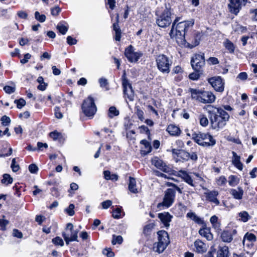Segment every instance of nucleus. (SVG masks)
I'll return each instance as SVG.
<instances>
[{"label": "nucleus", "instance_id": "4468645a", "mask_svg": "<svg viewBox=\"0 0 257 257\" xmlns=\"http://www.w3.org/2000/svg\"><path fill=\"white\" fill-rule=\"evenodd\" d=\"M207 133L199 132L198 133H194L192 135V139L199 145L201 146H206L208 144L204 142Z\"/></svg>", "mask_w": 257, "mask_h": 257}, {"label": "nucleus", "instance_id": "aec40b11", "mask_svg": "<svg viewBox=\"0 0 257 257\" xmlns=\"http://www.w3.org/2000/svg\"><path fill=\"white\" fill-rule=\"evenodd\" d=\"M194 247L195 251L198 253H203L207 250L206 245L201 240L197 239L194 243Z\"/></svg>", "mask_w": 257, "mask_h": 257}, {"label": "nucleus", "instance_id": "0e129e2a", "mask_svg": "<svg viewBox=\"0 0 257 257\" xmlns=\"http://www.w3.org/2000/svg\"><path fill=\"white\" fill-rule=\"evenodd\" d=\"M55 114L57 118H62L63 115L60 111V108L58 107H55Z\"/></svg>", "mask_w": 257, "mask_h": 257}, {"label": "nucleus", "instance_id": "c9c22d12", "mask_svg": "<svg viewBox=\"0 0 257 257\" xmlns=\"http://www.w3.org/2000/svg\"><path fill=\"white\" fill-rule=\"evenodd\" d=\"M119 114V111L114 106H111L108 109V115L110 118H112Z\"/></svg>", "mask_w": 257, "mask_h": 257}, {"label": "nucleus", "instance_id": "2f4dec72", "mask_svg": "<svg viewBox=\"0 0 257 257\" xmlns=\"http://www.w3.org/2000/svg\"><path fill=\"white\" fill-rule=\"evenodd\" d=\"M239 220L243 222H247L250 218V216L247 212L243 211L238 213Z\"/></svg>", "mask_w": 257, "mask_h": 257}, {"label": "nucleus", "instance_id": "a18cd8bd", "mask_svg": "<svg viewBox=\"0 0 257 257\" xmlns=\"http://www.w3.org/2000/svg\"><path fill=\"white\" fill-rule=\"evenodd\" d=\"M14 102L17 104V106L19 109L22 108L26 105V101L23 98H20L18 100H15Z\"/></svg>", "mask_w": 257, "mask_h": 257}, {"label": "nucleus", "instance_id": "79ce46f5", "mask_svg": "<svg viewBox=\"0 0 257 257\" xmlns=\"http://www.w3.org/2000/svg\"><path fill=\"white\" fill-rule=\"evenodd\" d=\"M35 19L41 23L44 22L46 20V16L44 15H40L38 12L35 13Z\"/></svg>", "mask_w": 257, "mask_h": 257}, {"label": "nucleus", "instance_id": "5fc2aeb1", "mask_svg": "<svg viewBox=\"0 0 257 257\" xmlns=\"http://www.w3.org/2000/svg\"><path fill=\"white\" fill-rule=\"evenodd\" d=\"M102 253L103 254L106 255L107 257H113L114 255V253L110 248H105L103 249Z\"/></svg>", "mask_w": 257, "mask_h": 257}, {"label": "nucleus", "instance_id": "4c0bfd02", "mask_svg": "<svg viewBox=\"0 0 257 257\" xmlns=\"http://www.w3.org/2000/svg\"><path fill=\"white\" fill-rule=\"evenodd\" d=\"M13 182V178L10 176V175L5 174L3 175V179L2 180V183L5 184H11Z\"/></svg>", "mask_w": 257, "mask_h": 257}, {"label": "nucleus", "instance_id": "e433bc0d", "mask_svg": "<svg viewBox=\"0 0 257 257\" xmlns=\"http://www.w3.org/2000/svg\"><path fill=\"white\" fill-rule=\"evenodd\" d=\"M178 157L182 159L184 161H187L190 158V153L184 150L179 151Z\"/></svg>", "mask_w": 257, "mask_h": 257}, {"label": "nucleus", "instance_id": "69168bd1", "mask_svg": "<svg viewBox=\"0 0 257 257\" xmlns=\"http://www.w3.org/2000/svg\"><path fill=\"white\" fill-rule=\"evenodd\" d=\"M67 42L69 45H72L75 44L77 42L76 39L73 38L71 36H68L67 38Z\"/></svg>", "mask_w": 257, "mask_h": 257}, {"label": "nucleus", "instance_id": "6e6d98bb", "mask_svg": "<svg viewBox=\"0 0 257 257\" xmlns=\"http://www.w3.org/2000/svg\"><path fill=\"white\" fill-rule=\"evenodd\" d=\"M29 170L31 173L35 174L37 172L38 168L35 164H31L29 166Z\"/></svg>", "mask_w": 257, "mask_h": 257}, {"label": "nucleus", "instance_id": "72a5a7b5", "mask_svg": "<svg viewBox=\"0 0 257 257\" xmlns=\"http://www.w3.org/2000/svg\"><path fill=\"white\" fill-rule=\"evenodd\" d=\"M57 29L62 35H65L68 30V27L63 24L62 22L59 23L56 26Z\"/></svg>", "mask_w": 257, "mask_h": 257}, {"label": "nucleus", "instance_id": "a211bd4d", "mask_svg": "<svg viewBox=\"0 0 257 257\" xmlns=\"http://www.w3.org/2000/svg\"><path fill=\"white\" fill-rule=\"evenodd\" d=\"M77 233L78 231L74 230L70 231V235L63 232L62 235L66 244H68L70 241H77Z\"/></svg>", "mask_w": 257, "mask_h": 257}, {"label": "nucleus", "instance_id": "a19ab883", "mask_svg": "<svg viewBox=\"0 0 257 257\" xmlns=\"http://www.w3.org/2000/svg\"><path fill=\"white\" fill-rule=\"evenodd\" d=\"M2 124L3 126H6L9 125L11 123V119L7 115H3L1 119Z\"/></svg>", "mask_w": 257, "mask_h": 257}, {"label": "nucleus", "instance_id": "de8ad7c7", "mask_svg": "<svg viewBox=\"0 0 257 257\" xmlns=\"http://www.w3.org/2000/svg\"><path fill=\"white\" fill-rule=\"evenodd\" d=\"M74 205L73 204H70L68 207L65 209V211L70 215L72 216L74 214Z\"/></svg>", "mask_w": 257, "mask_h": 257}, {"label": "nucleus", "instance_id": "ea45409f", "mask_svg": "<svg viewBox=\"0 0 257 257\" xmlns=\"http://www.w3.org/2000/svg\"><path fill=\"white\" fill-rule=\"evenodd\" d=\"M245 240L250 242H254L256 240V236L252 233H246L244 236V241Z\"/></svg>", "mask_w": 257, "mask_h": 257}, {"label": "nucleus", "instance_id": "6ab92c4d", "mask_svg": "<svg viewBox=\"0 0 257 257\" xmlns=\"http://www.w3.org/2000/svg\"><path fill=\"white\" fill-rule=\"evenodd\" d=\"M194 24V22L192 21H183L178 23L175 28L179 30L180 31L184 32L190 26H192Z\"/></svg>", "mask_w": 257, "mask_h": 257}, {"label": "nucleus", "instance_id": "13d9d810", "mask_svg": "<svg viewBox=\"0 0 257 257\" xmlns=\"http://www.w3.org/2000/svg\"><path fill=\"white\" fill-rule=\"evenodd\" d=\"M136 114L138 116V117L139 119H140L141 121H143L144 119V112L142 110L137 108Z\"/></svg>", "mask_w": 257, "mask_h": 257}, {"label": "nucleus", "instance_id": "603ef678", "mask_svg": "<svg viewBox=\"0 0 257 257\" xmlns=\"http://www.w3.org/2000/svg\"><path fill=\"white\" fill-rule=\"evenodd\" d=\"M99 82L100 83V85L101 87H105L106 90H108L107 86V81L106 79L103 78H101L99 80Z\"/></svg>", "mask_w": 257, "mask_h": 257}, {"label": "nucleus", "instance_id": "0eeeda50", "mask_svg": "<svg viewBox=\"0 0 257 257\" xmlns=\"http://www.w3.org/2000/svg\"><path fill=\"white\" fill-rule=\"evenodd\" d=\"M175 190L172 188L167 189L165 191L164 196L162 202L158 204V207L161 206L168 208L171 206L175 201Z\"/></svg>", "mask_w": 257, "mask_h": 257}, {"label": "nucleus", "instance_id": "bf43d9fd", "mask_svg": "<svg viewBox=\"0 0 257 257\" xmlns=\"http://www.w3.org/2000/svg\"><path fill=\"white\" fill-rule=\"evenodd\" d=\"M193 174L194 176H195L196 177V178H194V181H195V182L200 183L201 182H203L204 181V180H203V178H202L200 176L199 174L197 173H193Z\"/></svg>", "mask_w": 257, "mask_h": 257}, {"label": "nucleus", "instance_id": "ddd939ff", "mask_svg": "<svg viewBox=\"0 0 257 257\" xmlns=\"http://www.w3.org/2000/svg\"><path fill=\"white\" fill-rule=\"evenodd\" d=\"M122 86L125 97H126L130 101H133L135 96L134 92L131 84L126 78H124L122 80Z\"/></svg>", "mask_w": 257, "mask_h": 257}, {"label": "nucleus", "instance_id": "a878e982", "mask_svg": "<svg viewBox=\"0 0 257 257\" xmlns=\"http://www.w3.org/2000/svg\"><path fill=\"white\" fill-rule=\"evenodd\" d=\"M167 131L171 136H179L180 134L181 131L180 128L174 124H170L167 128Z\"/></svg>", "mask_w": 257, "mask_h": 257}, {"label": "nucleus", "instance_id": "9d476101", "mask_svg": "<svg viewBox=\"0 0 257 257\" xmlns=\"http://www.w3.org/2000/svg\"><path fill=\"white\" fill-rule=\"evenodd\" d=\"M124 54L127 60L131 62H136L143 55L140 52H135L134 48L132 45H130L125 49Z\"/></svg>", "mask_w": 257, "mask_h": 257}, {"label": "nucleus", "instance_id": "f8f14e48", "mask_svg": "<svg viewBox=\"0 0 257 257\" xmlns=\"http://www.w3.org/2000/svg\"><path fill=\"white\" fill-rule=\"evenodd\" d=\"M208 82L216 91L222 92L224 90V82L220 76H214L208 80Z\"/></svg>", "mask_w": 257, "mask_h": 257}, {"label": "nucleus", "instance_id": "864d4df0", "mask_svg": "<svg viewBox=\"0 0 257 257\" xmlns=\"http://www.w3.org/2000/svg\"><path fill=\"white\" fill-rule=\"evenodd\" d=\"M9 221L7 220L0 219V230H4L6 229V226L8 224Z\"/></svg>", "mask_w": 257, "mask_h": 257}, {"label": "nucleus", "instance_id": "412c9836", "mask_svg": "<svg viewBox=\"0 0 257 257\" xmlns=\"http://www.w3.org/2000/svg\"><path fill=\"white\" fill-rule=\"evenodd\" d=\"M235 233L236 230H224L221 233V239L223 242H230L232 240V233Z\"/></svg>", "mask_w": 257, "mask_h": 257}, {"label": "nucleus", "instance_id": "f03ea898", "mask_svg": "<svg viewBox=\"0 0 257 257\" xmlns=\"http://www.w3.org/2000/svg\"><path fill=\"white\" fill-rule=\"evenodd\" d=\"M189 92H190L191 98L193 99L204 104L212 103L215 101L216 99L215 96L210 91L189 88Z\"/></svg>", "mask_w": 257, "mask_h": 257}, {"label": "nucleus", "instance_id": "37998d69", "mask_svg": "<svg viewBox=\"0 0 257 257\" xmlns=\"http://www.w3.org/2000/svg\"><path fill=\"white\" fill-rule=\"evenodd\" d=\"M216 182L218 185H225L227 182V179L224 176H221L216 179Z\"/></svg>", "mask_w": 257, "mask_h": 257}, {"label": "nucleus", "instance_id": "2eb2a0df", "mask_svg": "<svg viewBox=\"0 0 257 257\" xmlns=\"http://www.w3.org/2000/svg\"><path fill=\"white\" fill-rule=\"evenodd\" d=\"M204 195L207 200L214 203L216 205L219 204L220 202L216 198L218 195V192L217 191L207 190V192L204 193Z\"/></svg>", "mask_w": 257, "mask_h": 257}, {"label": "nucleus", "instance_id": "4be33fe9", "mask_svg": "<svg viewBox=\"0 0 257 257\" xmlns=\"http://www.w3.org/2000/svg\"><path fill=\"white\" fill-rule=\"evenodd\" d=\"M179 175L180 177H181L183 180L188 183L189 185H191L192 187H195V184L193 183V180L192 177L187 174L184 171H180L179 172Z\"/></svg>", "mask_w": 257, "mask_h": 257}, {"label": "nucleus", "instance_id": "e2e57ef3", "mask_svg": "<svg viewBox=\"0 0 257 257\" xmlns=\"http://www.w3.org/2000/svg\"><path fill=\"white\" fill-rule=\"evenodd\" d=\"M13 234L15 237H18L19 238H21L23 237L22 233L18 229H14Z\"/></svg>", "mask_w": 257, "mask_h": 257}, {"label": "nucleus", "instance_id": "052dcab7", "mask_svg": "<svg viewBox=\"0 0 257 257\" xmlns=\"http://www.w3.org/2000/svg\"><path fill=\"white\" fill-rule=\"evenodd\" d=\"M31 55L29 53H27L24 55V58L21 60L20 62L22 64L27 63L31 58Z\"/></svg>", "mask_w": 257, "mask_h": 257}, {"label": "nucleus", "instance_id": "c756f323", "mask_svg": "<svg viewBox=\"0 0 257 257\" xmlns=\"http://www.w3.org/2000/svg\"><path fill=\"white\" fill-rule=\"evenodd\" d=\"M223 46L229 51L230 53H233L234 52L235 46L234 44L229 40H226L223 42Z\"/></svg>", "mask_w": 257, "mask_h": 257}, {"label": "nucleus", "instance_id": "774afa93", "mask_svg": "<svg viewBox=\"0 0 257 257\" xmlns=\"http://www.w3.org/2000/svg\"><path fill=\"white\" fill-rule=\"evenodd\" d=\"M17 15L20 18L24 19H26L28 17V14L27 13L22 11H19L17 13Z\"/></svg>", "mask_w": 257, "mask_h": 257}, {"label": "nucleus", "instance_id": "7c9ffc66", "mask_svg": "<svg viewBox=\"0 0 257 257\" xmlns=\"http://www.w3.org/2000/svg\"><path fill=\"white\" fill-rule=\"evenodd\" d=\"M206 136H207L205 137V139L204 142H207L208 144H206L205 147L214 146L216 144V141L213 138V136L208 133H207Z\"/></svg>", "mask_w": 257, "mask_h": 257}, {"label": "nucleus", "instance_id": "3c124183", "mask_svg": "<svg viewBox=\"0 0 257 257\" xmlns=\"http://www.w3.org/2000/svg\"><path fill=\"white\" fill-rule=\"evenodd\" d=\"M112 201L110 200H107L101 203V206L103 209H106L112 205Z\"/></svg>", "mask_w": 257, "mask_h": 257}, {"label": "nucleus", "instance_id": "338daca9", "mask_svg": "<svg viewBox=\"0 0 257 257\" xmlns=\"http://www.w3.org/2000/svg\"><path fill=\"white\" fill-rule=\"evenodd\" d=\"M208 61L210 64L215 65L219 63V61L218 59L216 57H210L208 59Z\"/></svg>", "mask_w": 257, "mask_h": 257}, {"label": "nucleus", "instance_id": "6e6552de", "mask_svg": "<svg viewBox=\"0 0 257 257\" xmlns=\"http://www.w3.org/2000/svg\"><path fill=\"white\" fill-rule=\"evenodd\" d=\"M178 22V20L176 19L173 23L172 29L170 32V36L171 38L175 39L176 42L179 45H182L184 44L185 42V34L184 32L180 31L179 30H177L175 28V26L176 25L177 22Z\"/></svg>", "mask_w": 257, "mask_h": 257}, {"label": "nucleus", "instance_id": "f3484780", "mask_svg": "<svg viewBox=\"0 0 257 257\" xmlns=\"http://www.w3.org/2000/svg\"><path fill=\"white\" fill-rule=\"evenodd\" d=\"M159 218L166 227L168 228L169 227L170 222L172 218V216L169 213L164 212L159 213Z\"/></svg>", "mask_w": 257, "mask_h": 257}, {"label": "nucleus", "instance_id": "5701e85b", "mask_svg": "<svg viewBox=\"0 0 257 257\" xmlns=\"http://www.w3.org/2000/svg\"><path fill=\"white\" fill-rule=\"evenodd\" d=\"M233 158L232 164L234 166L239 170H242L243 169V164L240 162V157L238 156L237 154L232 152Z\"/></svg>", "mask_w": 257, "mask_h": 257}, {"label": "nucleus", "instance_id": "393cba45", "mask_svg": "<svg viewBox=\"0 0 257 257\" xmlns=\"http://www.w3.org/2000/svg\"><path fill=\"white\" fill-rule=\"evenodd\" d=\"M128 190L133 193L136 194L139 192L138 189L137 187L136 179L132 177H130Z\"/></svg>", "mask_w": 257, "mask_h": 257}, {"label": "nucleus", "instance_id": "39448f33", "mask_svg": "<svg viewBox=\"0 0 257 257\" xmlns=\"http://www.w3.org/2000/svg\"><path fill=\"white\" fill-rule=\"evenodd\" d=\"M156 63L158 69L163 73H169L172 62L166 55H159L156 58Z\"/></svg>", "mask_w": 257, "mask_h": 257}, {"label": "nucleus", "instance_id": "c03bdc74", "mask_svg": "<svg viewBox=\"0 0 257 257\" xmlns=\"http://www.w3.org/2000/svg\"><path fill=\"white\" fill-rule=\"evenodd\" d=\"M52 242L56 245H60L62 246L64 245V242L63 239L59 236L56 237L52 239Z\"/></svg>", "mask_w": 257, "mask_h": 257}, {"label": "nucleus", "instance_id": "dca6fc26", "mask_svg": "<svg viewBox=\"0 0 257 257\" xmlns=\"http://www.w3.org/2000/svg\"><path fill=\"white\" fill-rule=\"evenodd\" d=\"M152 164L160 170L164 172H169V168L168 167L166 164L161 160L157 157H155L152 159Z\"/></svg>", "mask_w": 257, "mask_h": 257}, {"label": "nucleus", "instance_id": "7ed1b4c3", "mask_svg": "<svg viewBox=\"0 0 257 257\" xmlns=\"http://www.w3.org/2000/svg\"><path fill=\"white\" fill-rule=\"evenodd\" d=\"M158 242L153 245V250L155 252L161 253L166 248L170 243L169 235L166 231L160 230L157 232Z\"/></svg>", "mask_w": 257, "mask_h": 257}, {"label": "nucleus", "instance_id": "4d7b16f0", "mask_svg": "<svg viewBox=\"0 0 257 257\" xmlns=\"http://www.w3.org/2000/svg\"><path fill=\"white\" fill-rule=\"evenodd\" d=\"M11 168L12 169V170L15 172H16L17 171H18L19 170V168H20L19 166L17 164H16V159H13L12 160Z\"/></svg>", "mask_w": 257, "mask_h": 257}, {"label": "nucleus", "instance_id": "09e8293b", "mask_svg": "<svg viewBox=\"0 0 257 257\" xmlns=\"http://www.w3.org/2000/svg\"><path fill=\"white\" fill-rule=\"evenodd\" d=\"M112 216L114 218L118 219L121 216V209L117 208L114 209L112 212Z\"/></svg>", "mask_w": 257, "mask_h": 257}, {"label": "nucleus", "instance_id": "58836bf2", "mask_svg": "<svg viewBox=\"0 0 257 257\" xmlns=\"http://www.w3.org/2000/svg\"><path fill=\"white\" fill-rule=\"evenodd\" d=\"M123 238L120 235H113L112 239L111 240V243L114 245L116 243L121 244L122 242Z\"/></svg>", "mask_w": 257, "mask_h": 257}, {"label": "nucleus", "instance_id": "b1692460", "mask_svg": "<svg viewBox=\"0 0 257 257\" xmlns=\"http://www.w3.org/2000/svg\"><path fill=\"white\" fill-rule=\"evenodd\" d=\"M230 193L234 198L240 200L242 198L243 190L241 187H238L237 189H231Z\"/></svg>", "mask_w": 257, "mask_h": 257}, {"label": "nucleus", "instance_id": "c85d7f7f", "mask_svg": "<svg viewBox=\"0 0 257 257\" xmlns=\"http://www.w3.org/2000/svg\"><path fill=\"white\" fill-rule=\"evenodd\" d=\"M187 217L193 220L197 223L202 224L203 223V220L201 219V218L197 216L194 212H188L187 214Z\"/></svg>", "mask_w": 257, "mask_h": 257}, {"label": "nucleus", "instance_id": "f257e3e1", "mask_svg": "<svg viewBox=\"0 0 257 257\" xmlns=\"http://www.w3.org/2000/svg\"><path fill=\"white\" fill-rule=\"evenodd\" d=\"M206 110L213 129L218 130L226 125L229 115L224 109L208 105L206 106Z\"/></svg>", "mask_w": 257, "mask_h": 257}, {"label": "nucleus", "instance_id": "9b49d317", "mask_svg": "<svg viewBox=\"0 0 257 257\" xmlns=\"http://www.w3.org/2000/svg\"><path fill=\"white\" fill-rule=\"evenodd\" d=\"M247 0H229L228 9L231 13L237 15L242 5H245Z\"/></svg>", "mask_w": 257, "mask_h": 257}, {"label": "nucleus", "instance_id": "680f3d73", "mask_svg": "<svg viewBox=\"0 0 257 257\" xmlns=\"http://www.w3.org/2000/svg\"><path fill=\"white\" fill-rule=\"evenodd\" d=\"M61 9L58 7L51 9V14L53 16H57L60 12Z\"/></svg>", "mask_w": 257, "mask_h": 257}, {"label": "nucleus", "instance_id": "1a4fd4ad", "mask_svg": "<svg viewBox=\"0 0 257 257\" xmlns=\"http://www.w3.org/2000/svg\"><path fill=\"white\" fill-rule=\"evenodd\" d=\"M191 66L192 68L196 72L201 71L202 67L205 65L204 57L202 54H195L191 59Z\"/></svg>", "mask_w": 257, "mask_h": 257}, {"label": "nucleus", "instance_id": "cd10ccee", "mask_svg": "<svg viewBox=\"0 0 257 257\" xmlns=\"http://www.w3.org/2000/svg\"><path fill=\"white\" fill-rule=\"evenodd\" d=\"M217 257H229L228 247L227 246L220 247L217 251Z\"/></svg>", "mask_w": 257, "mask_h": 257}, {"label": "nucleus", "instance_id": "49530a36", "mask_svg": "<svg viewBox=\"0 0 257 257\" xmlns=\"http://www.w3.org/2000/svg\"><path fill=\"white\" fill-rule=\"evenodd\" d=\"M141 144L144 145L146 150L145 151L148 153H149L151 150V146L150 145V144L146 140H143L141 141Z\"/></svg>", "mask_w": 257, "mask_h": 257}, {"label": "nucleus", "instance_id": "8fccbe9b", "mask_svg": "<svg viewBox=\"0 0 257 257\" xmlns=\"http://www.w3.org/2000/svg\"><path fill=\"white\" fill-rule=\"evenodd\" d=\"M15 89V87L9 85H7L4 87V90H5V91L9 94H11L14 92Z\"/></svg>", "mask_w": 257, "mask_h": 257}, {"label": "nucleus", "instance_id": "20e7f679", "mask_svg": "<svg viewBox=\"0 0 257 257\" xmlns=\"http://www.w3.org/2000/svg\"><path fill=\"white\" fill-rule=\"evenodd\" d=\"M172 12L169 5H166L165 9L158 16L156 23L158 26L162 28H166L169 26L172 21Z\"/></svg>", "mask_w": 257, "mask_h": 257}, {"label": "nucleus", "instance_id": "423d86ee", "mask_svg": "<svg viewBox=\"0 0 257 257\" xmlns=\"http://www.w3.org/2000/svg\"><path fill=\"white\" fill-rule=\"evenodd\" d=\"M82 110L87 116L91 117L94 115L97 111V108L92 97L89 96L84 100L82 105Z\"/></svg>", "mask_w": 257, "mask_h": 257}, {"label": "nucleus", "instance_id": "f704fd0d", "mask_svg": "<svg viewBox=\"0 0 257 257\" xmlns=\"http://www.w3.org/2000/svg\"><path fill=\"white\" fill-rule=\"evenodd\" d=\"M200 124L203 127L206 126L209 123V121L207 117L203 114H201L199 116Z\"/></svg>", "mask_w": 257, "mask_h": 257}, {"label": "nucleus", "instance_id": "bb28decb", "mask_svg": "<svg viewBox=\"0 0 257 257\" xmlns=\"http://www.w3.org/2000/svg\"><path fill=\"white\" fill-rule=\"evenodd\" d=\"M199 233L201 236L205 237L208 240H211L213 239V235L211 233L210 229L208 228L200 229L199 230Z\"/></svg>", "mask_w": 257, "mask_h": 257}, {"label": "nucleus", "instance_id": "473e14b6", "mask_svg": "<svg viewBox=\"0 0 257 257\" xmlns=\"http://www.w3.org/2000/svg\"><path fill=\"white\" fill-rule=\"evenodd\" d=\"M239 182V178L234 175H230L228 177V184L230 186H236Z\"/></svg>", "mask_w": 257, "mask_h": 257}]
</instances>
